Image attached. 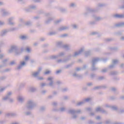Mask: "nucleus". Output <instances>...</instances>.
Masks as SVG:
<instances>
[{
	"instance_id": "17",
	"label": "nucleus",
	"mask_w": 124,
	"mask_h": 124,
	"mask_svg": "<svg viewBox=\"0 0 124 124\" xmlns=\"http://www.w3.org/2000/svg\"><path fill=\"white\" fill-rule=\"evenodd\" d=\"M82 103H78V105H80V104H81Z\"/></svg>"
},
{
	"instance_id": "6",
	"label": "nucleus",
	"mask_w": 124,
	"mask_h": 124,
	"mask_svg": "<svg viewBox=\"0 0 124 124\" xmlns=\"http://www.w3.org/2000/svg\"><path fill=\"white\" fill-rule=\"evenodd\" d=\"M26 63L24 62H22V63H21V65H25V64Z\"/></svg>"
},
{
	"instance_id": "8",
	"label": "nucleus",
	"mask_w": 124,
	"mask_h": 124,
	"mask_svg": "<svg viewBox=\"0 0 124 124\" xmlns=\"http://www.w3.org/2000/svg\"><path fill=\"white\" fill-rule=\"evenodd\" d=\"M91 99L90 98H87L85 100V101H89Z\"/></svg>"
},
{
	"instance_id": "10",
	"label": "nucleus",
	"mask_w": 124,
	"mask_h": 124,
	"mask_svg": "<svg viewBox=\"0 0 124 124\" xmlns=\"http://www.w3.org/2000/svg\"><path fill=\"white\" fill-rule=\"evenodd\" d=\"M96 110L97 111H99L100 110V108H98Z\"/></svg>"
},
{
	"instance_id": "3",
	"label": "nucleus",
	"mask_w": 124,
	"mask_h": 124,
	"mask_svg": "<svg viewBox=\"0 0 124 124\" xmlns=\"http://www.w3.org/2000/svg\"><path fill=\"white\" fill-rule=\"evenodd\" d=\"M50 73V71H47L45 73V74H49Z\"/></svg>"
},
{
	"instance_id": "9",
	"label": "nucleus",
	"mask_w": 124,
	"mask_h": 124,
	"mask_svg": "<svg viewBox=\"0 0 124 124\" xmlns=\"http://www.w3.org/2000/svg\"><path fill=\"white\" fill-rule=\"evenodd\" d=\"M25 60H29V57H28V56H26V57H25Z\"/></svg>"
},
{
	"instance_id": "7",
	"label": "nucleus",
	"mask_w": 124,
	"mask_h": 124,
	"mask_svg": "<svg viewBox=\"0 0 124 124\" xmlns=\"http://www.w3.org/2000/svg\"><path fill=\"white\" fill-rule=\"evenodd\" d=\"M53 78H48V80H49V81H51Z\"/></svg>"
},
{
	"instance_id": "15",
	"label": "nucleus",
	"mask_w": 124,
	"mask_h": 124,
	"mask_svg": "<svg viewBox=\"0 0 124 124\" xmlns=\"http://www.w3.org/2000/svg\"><path fill=\"white\" fill-rule=\"evenodd\" d=\"M42 86H45V84H42Z\"/></svg>"
},
{
	"instance_id": "12",
	"label": "nucleus",
	"mask_w": 124,
	"mask_h": 124,
	"mask_svg": "<svg viewBox=\"0 0 124 124\" xmlns=\"http://www.w3.org/2000/svg\"><path fill=\"white\" fill-rule=\"evenodd\" d=\"M77 55H79V53L76 52L75 53V56H77Z\"/></svg>"
},
{
	"instance_id": "11",
	"label": "nucleus",
	"mask_w": 124,
	"mask_h": 124,
	"mask_svg": "<svg viewBox=\"0 0 124 124\" xmlns=\"http://www.w3.org/2000/svg\"><path fill=\"white\" fill-rule=\"evenodd\" d=\"M14 63H15L14 62H11V64H14Z\"/></svg>"
},
{
	"instance_id": "13",
	"label": "nucleus",
	"mask_w": 124,
	"mask_h": 124,
	"mask_svg": "<svg viewBox=\"0 0 124 124\" xmlns=\"http://www.w3.org/2000/svg\"><path fill=\"white\" fill-rule=\"evenodd\" d=\"M56 72H57V73H60L61 72V71H60V70L57 71Z\"/></svg>"
},
{
	"instance_id": "2",
	"label": "nucleus",
	"mask_w": 124,
	"mask_h": 124,
	"mask_svg": "<svg viewBox=\"0 0 124 124\" xmlns=\"http://www.w3.org/2000/svg\"><path fill=\"white\" fill-rule=\"evenodd\" d=\"M39 72H35V73H34L33 75V76H37V75L39 74Z\"/></svg>"
},
{
	"instance_id": "5",
	"label": "nucleus",
	"mask_w": 124,
	"mask_h": 124,
	"mask_svg": "<svg viewBox=\"0 0 124 124\" xmlns=\"http://www.w3.org/2000/svg\"><path fill=\"white\" fill-rule=\"evenodd\" d=\"M27 51H28V52H30V51H31V49H30V48L27 47Z\"/></svg>"
},
{
	"instance_id": "4",
	"label": "nucleus",
	"mask_w": 124,
	"mask_h": 124,
	"mask_svg": "<svg viewBox=\"0 0 124 124\" xmlns=\"http://www.w3.org/2000/svg\"><path fill=\"white\" fill-rule=\"evenodd\" d=\"M21 38L22 39H24V38H26V36H21Z\"/></svg>"
},
{
	"instance_id": "16",
	"label": "nucleus",
	"mask_w": 124,
	"mask_h": 124,
	"mask_svg": "<svg viewBox=\"0 0 124 124\" xmlns=\"http://www.w3.org/2000/svg\"><path fill=\"white\" fill-rule=\"evenodd\" d=\"M100 117H97V119H100Z\"/></svg>"
},
{
	"instance_id": "14",
	"label": "nucleus",
	"mask_w": 124,
	"mask_h": 124,
	"mask_svg": "<svg viewBox=\"0 0 124 124\" xmlns=\"http://www.w3.org/2000/svg\"><path fill=\"white\" fill-rule=\"evenodd\" d=\"M42 79H43V78H39V80H42Z\"/></svg>"
},
{
	"instance_id": "18",
	"label": "nucleus",
	"mask_w": 124,
	"mask_h": 124,
	"mask_svg": "<svg viewBox=\"0 0 124 124\" xmlns=\"http://www.w3.org/2000/svg\"><path fill=\"white\" fill-rule=\"evenodd\" d=\"M18 100H21V98H19Z\"/></svg>"
},
{
	"instance_id": "1",
	"label": "nucleus",
	"mask_w": 124,
	"mask_h": 124,
	"mask_svg": "<svg viewBox=\"0 0 124 124\" xmlns=\"http://www.w3.org/2000/svg\"><path fill=\"white\" fill-rule=\"evenodd\" d=\"M115 17H116L117 18H123V17H124V16L120 15H115Z\"/></svg>"
}]
</instances>
